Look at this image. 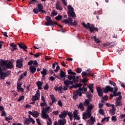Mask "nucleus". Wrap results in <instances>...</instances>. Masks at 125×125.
<instances>
[{
    "mask_svg": "<svg viewBox=\"0 0 125 125\" xmlns=\"http://www.w3.org/2000/svg\"><path fill=\"white\" fill-rule=\"evenodd\" d=\"M68 74L69 75L68 76L67 78L68 80L72 81L73 80V83H78V79H79V76L77 75V74L75 72H72L71 69H69L67 70Z\"/></svg>",
    "mask_w": 125,
    "mask_h": 125,
    "instance_id": "f257e3e1",
    "label": "nucleus"
},
{
    "mask_svg": "<svg viewBox=\"0 0 125 125\" xmlns=\"http://www.w3.org/2000/svg\"><path fill=\"white\" fill-rule=\"evenodd\" d=\"M1 66L4 70L5 69H12L13 65L11 61L7 62V61H3L1 62Z\"/></svg>",
    "mask_w": 125,
    "mask_h": 125,
    "instance_id": "f03ea898",
    "label": "nucleus"
},
{
    "mask_svg": "<svg viewBox=\"0 0 125 125\" xmlns=\"http://www.w3.org/2000/svg\"><path fill=\"white\" fill-rule=\"evenodd\" d=\"M67 14L68 16L72 17L73 19H75V17H76V14H75V12H74V8L71 5H69L67 6Z\"/></svg>",
    "mask_w": 125,
    "mask_h": 125,
    "instance_id": "7ed1b4c3",
    "label": "nucleus"
},
{
    "mask_svg": "<svg viewBox=\"0 0 125 125\" xmlns=\"http://www.w3.org/2000/svg\"><path fill=\"white\" fill-rule=\"evenodd\" d=\"M97 91L99 96H100V97H102V100H105V101H107V100H108L107 96H104V97H103V92H102V89H101V87H97Z\"/></svg>",
    "mask_w": 125,
    "mask_h": 125,
    "instance_id": "20e7f679",
    "label": "nucleus"
},
{
    "mask_svg": "<svg viewBox=\"0 0 125 125\" xmlns=\"http://www.w3.org/2000/svg\"><path fill=\"white\" fill-rule=\"evenodd\" d=\"M82 25L85 29H89L91 33H93L94 31V27H93V24L90 25L89 22L85 24L84 22L82 23Z\"/></svg>",
    "mask_w": 125,
    "mask_h": 125,
    "instance_id": "39448f33",
    "label": "nucleus"
},
{
    "mask_svg": "<svg viewBox=\"0 0 125 125\" xmlns=\"http://www.w3.org/2000/svg\"><path fill=\"white\" fill-rule=\"evenodd\" d=\"M23 119L24 125H28L29 124H30L31 122L33 124H35V122L33 120V118H32L30 115H29L28 119L25 117H23Z\"/></svg>",
    "mask_w": 125,
    "mask_h": 125,
    "instance_id": "423d86ee",
    "label": "nucleus"
},
{
    "mask_svg": "<svg viewBox=\"0 0 125 125\" xmlns=\"http://www.w3.org/2000/svg\"><path fill=\"white\" fill-rule=\"evenodd\" d=\"M23 62H24V60L22 58H20L16 61V67L18 68H22L23 67Z\"/></svg>",
    "mask_w": 125,
    "mask_h": 125,
    "instance_id": "0eeeda50",
    "label": "nucleus"
},
{
    "mask_svg": "<svg viewBox=\"0 0 125 125\" xmlns=\"http://www.w3.org/2000/svg\"><path fill=\"white\" fill-rule=\"evenodd\" d=\"M82 85H83V84L78 83L76 84L74 87L75 88H77V87H79L78 90L79 92H80L81 93H82V91H83H83H86V90H87V89L86 88H84V85L83 86V89L81 87H80V86H82Z\"/></svg>",
    "mask_w": 125,
    "mask_h": 125,
    "instance_id": "6e6552de",
    "label": "nucleus"
},
{
    "mask_svg": "<svg viewBox=\"0 0 125 125\" xmlns=\"http://www.w3.org/2000/svg\"><path fill=\"white\" fill-rule=\"evenodd\" d=\"M45 18H46V20L47 21V22L45 23V24L46 25V26H52L54 23H53V21L51 20V18H50V17L47 16Z\"/></svg>",
    "mask_w": 125,
    "mask_h": 125,
    "instance_id": "1a4fd4ad",
    "label": "nucleus"
},
{
    "mask_svg": "<svg viewBox=\"0 0 125 125\" xmlns=\"http://www.w3.org/2000/svg\"><path fill=\"white\" fill-rule=\"evenodd\" d=\"M78 95L79 96H82V93H81L80 91H79V90H74L73 96V99H74L75 100H77V99H78Z\"/></svg>",
    "mask_w": 125,
    "mask_h": 125,
    "instance_id": "9d476101",
    "label": "nucleus"
},
{
    "mask_svg": "<svg viewBox=\"0 0 125 125\" xmlns=\"http://www.w3.org/2000/svg\"><path fill=\"white\" fill-rule=\"evenodd\" d=\"M103 90L104 93H108L109 91L112 92L114 90V88L107 85L106 86L105 88H103Z\"/></svg>",
    "mask_w": 125,
    "mask_h": 125,
    "instance_id": "9b49d317",
    "label": "nucleus"
},
{
    "mask_svg": "<svg viewBox=\"0 0 125 125\" xmlns=\"http://www.w3.org/2000/svg\"><path fill=\"white\" fill-rule=\"evenodd\" d=\"M40 97H41L40 91L37 90L35 95L32 97V101H37V100H39V99H40Z\"/></svg>",
    "mask_w": 125,
    "mask_h": 125,
    "instance_id": "f8f14e48",
    "label": "nucleus"
},
{
    "mask_svg": "<svg viewBox=\"0 0 125 125\" xmlns=\"http://www.w3.org/2000/svg\"><path fill=\"white\" fill-rule=\"evenodd\" d=\"M90 117H91V112L86 110V112L83 114V120H86V119L90 118Z\"/></svg>",
    "mask_w": 125,
    "mask_h": 125,
    "instance_id": "ddd939ff",
    "label": "nucleus"
},
{
    "mask_svg": "<svg viewBox=\"0 0 125 125\" xmlns=\"http://www.w3.org/2000/svg\"><path fill=\"white\" fill-rule=\"evenodd\" d=\"M122 95H120L119 97L116 99V106H121L122 105Z\"/></svg>",
    "mask_w": 125,
    "mask_h": 125,
    "instance_id": "4468645a",
    "label": "nucleus"
},
{
    "mask_svg": "<svg viewBox=\"0 0 125 125\" xmlns=\"http://www.w3.org/2000/svg\"><path fill=\"white\" fill-rule=\"evenodd\" d=\"M94 66L95 68H97V69H98L99 68H100L101 66H102V63L100 62L99 60L96 59L95 60Z\"/></svg>",
    "mask_w": 125,
    "mask_h": 125,
    "instance_id": "2eb2a0df",
    "label": "nucleus"
},
{
    "mask_svg": "<svg viewBox=\"0 0 125 125\" xmlns=\"http://www.w3.org/2000/svg\"><path fill=\"white\" fill-rule=\"evenodd\" d=\"M67 115H68V111L64 110L59 115V118H60V119H64L66 118Z\"/></svg>",
    "mask_w": 125,
    "mask_h": 125,
    "instance_id": "dca6fc26",
    "label": "nucleus"
},
{
    "mask_svg": "<svg viewBox=\"0 0 125 125\" xmlns=\"http://www.w3.org/2000/svg\"><path fill=\"white\" fill-rule=\"evenodd\" d=\"M8 76V74H7V72H3L2 71L0 70V77L1 79V80H4L5 79L6 77H7Z\"/></svg>",
    "mask_w": 125,
    "mask_h": 125,
    "instance_id": "f3484780",
    "label": "nucleus"
},
{
    "mask_svg": "<svg viewBox=\"0 0 125 125\" xmlns=\"http://www.w3.org/2000/svg\"><path fill=\"white\" fill-rule=\"evenodd\" d=\"M41 117L43 120H48L49 119V115L45 113V112H42Z\"/></svg>",
    "mask_w": 125,
    "mask_h": 125,
    "instance_id": "a211bd4d",
    "label": "nucleus"
},
{
    "mask_svg": "<svg viewBox=\"0 0 125 125\" xmlns=\"http://www.w3.org/2000/svg\"><path fill=\"white\" fill-rule=\"evenodd\" d=\"M38 10H39V12H42V13H45V11L42 10L43 8V6L41 3L38 4Z\"/></svg>",
    "mask_w": 125,
    "mask_h": 125,
    "instance_id": "6ab92c4d",
    "label": "nucleus"
},
{
    "mask_svg": "<svg viewBox=\"0 0 125 125\" xmlns=\"http://www.w3.org/2000/svg\"><path fill=\"white\" fill-rule=\"evenodd\" d=\"M56 8L57 9V10H62L63 8H62V6L60 5V2L59 1H57L56 3Z\"/></svg>",
    "mask_w": 125,
    "mask_h": 125,
    "instance_id": "aec40b11",
    "label": "nucleus"
},
{
    "mask_svg": "<svg viewBox=\"0 0 125 125\" xmlns=\"http://www.w3.org/2000/svg\"><path fill=\"white\" fill-rule=\"evenodd\" d=\"M18 45L20 48L23 49L25 51H27V50H26V49H27V47L26 46V45L24 44V43H18Z\"/></svg>",
    "mask_w": 125,
    "mask_h": 125,
    "instance_id": "412c9836",
    "label": "nucleus"
},
{
    "mask_svg": "<svg viewBox=\"0 0 125 125\" xmlns=\"http://www.w3.org/2000/svg\"><path fill=\"white\" fill-rule=\"evenodd\" d=\"M78 114H79V112L77 110H75L73 111L74 117L79 121L80 120V117L78 116Z\"/></svg>",
    "mask_w": 125,
    "mask_h": 125,
    "instance_id": "4be33fe9",
    "label": "nucleus"
},
{
    "mask_svg": "<svg viewBox=\"0 0 125 125\" xmlns=\"http://www.w3.org/2000/svg\"><path fill=\"white\" fill-rule=\"evenodd\" d=\"M90 72H91V70H87V72L83 71L82 73V77L83 78H84V77H86V76H88V75H89L90 74Z\"/></svg>",
    "mask_w": 125,
    "mask_h": 125,
    "instance_id": "5701e85b",
    "label": "nucleus"
},
{
    "mask_svg": "<svg viewBox=\"0 0 125 125\" xmlns=\"http://www.w3.org/2000/svg\"><path fill=\"white\" fill-rule=\"evenodd\" d=\"M29 69L32 74H35V73L36 72V71H37V68H36V67H34V66H30L29 67Z\"/></svg>",
    "mask_w": 125,
    "mask_h": 125,
    "instance_id": "b1692460",
    "label": "nucleus"
},
{
    "mask_svg": "<svg viewBox=\"0 0 125 125\" xmlns=\"http://www.w3.org/2000/svg\"><path fill=\"white\" fill-rule=\"evenodd\" d=\"M37 86L38 87V89L42 90V82L41 81H38L36 83Z\"/></svg>",
    "mask_w": 125,
    "mask_h": 125,
    "instance_id": "393cba45",
    "label": "nucleus"
},
{
    "mask_svg": "<svg viewBox=\"0 0 125 125\" xmlns=\"http://www.w3.org/2000/svg\"><path fill=\"white\" fill-rule=\"evenodd\" d=\"M49 109H50V107L49 106L46 107L45 109H44V108L43 107L42 110V113L44 112V113L47 114V113H48L49 112Z\"/></svg>",
    "mask_w": 125,
    "mask_h": 125,
    "instance_id": "a878e982",
    "label": "nucleus"
},
{
    "mask_svg": "<svg viewBox=\"0 0 125 125\" xmlns=\"http://www.w3.org/2000/svg\"><path fill=\"white\" fill-rule=\"evenodd\" d=\"M64 83L66 85H67L69 86V85L73 84V81L66 80L64 81Z\"/></svg>",
    "mask_w": 125,
    "mask_h": 125,
    "instance_id": "bb28decb",
    "label": "nucleus"
},
{
    "mask_svg": "<svg viewBox=\"0 0 125 125\" xmlns=\"http://www.w3.org/2000/svg\"><path fill=\"white\" fill-rule=\"evenodd\" d=\"M59 125H65V124H66V120H61L60 119L58 120Z\"/></svg>",
    "mask_w": 125,
    "mask_h": 125,
    "instance_id": "cd10ccee",
    "label": "nucleus"
},
{
    "mask_svg": "<svg viewBox=\"0 0 125 125\" xmlns=\"http://www.w3.org/2000/svg\"><path fill=\"white\" fill-rule=\"evenodd\" d=\"M93 109V105L92 104H90L89 105L87 106V110L88 112L91 113V110Z\"/></svg>",
    "mask_w": 125,
    "mask_h": 125,
    "instance_id": "c85d7f7f",
    "label": "nucleus"
},
{
    "mask_svg": "<svg viewBox=\"0 0 125 125\" xmlns=\"http://www.w3.org/2000/svg\"><path fill=\"white\" fill-rule=\"evenodd\" d=\"M88 124L90 125H93L94 124V118L92 117H91V118L88 120Z\"/></svg>",
    "mask_w": 125,
    "mask_h": 125,
    "instance_id": "c756f323",
    "label": "nucleus"
},
{
    "mask_svg": "<svg viewBox=\"0 0 125 125\" xmlns=\"http://www.w3.org/2000/svg\"><path fill=\"white\" fill-rule=\"evenodd\" d=\"M47 70L46 69L43 68L42 71H41V74L43 78L44 76H46Z\"/></svg>",
    "mask_w": 125,
    "mask_h": 125,
    "instance_id": "7c9ffc66",
    "label": "nucleus"
},
{
    "mask_svg": "<svg viewBox=\"0 0 125 125\" xmlns=\"http://www.w3.org/2000/svg\"><path fill=\"white\" fill-rule=\"evenodd\" d=\"M60 76L61 77V78H65V77H66V73L64 72L63 70H61Z\"/></svg>",
    "mask_w": 125,
    "mask_h": 125,
    "instance_id": "2f4dec72",
    "label": "nucleus"
},
{
    "mask_svg": "<svg viewBox=\"0 0 125 125\" xmlns=\"http://www.w3.org/2000/svg\"><path fill=\"white\" fill-rule=\"evenodd\" d=\"M94 42L97 43V44H99L100 42H101V41L99 40V39L96 37V36H94Z\"/></svg>",
    "mask_w": 125,
    "mask_h": 125,
    "instance_id": "473e14b6",
    "label": "nucleus"
},
{
    "mask_svg": "<svg viewBox=\"0 0 125 125\" xmlns=\"http://www.w3.org/2000/svg\"><path fill=\"white\" fill-rule=\"evenodd\" d=\"M10 46H11L13 48V49H12V51H14V50H15V49H16V47H17V45L14 44V43H11L10 44Z\"/></svg>",
    "mask_w": 125,
    "mask_h": 125,
    "instance_id": "72a5a7b5",
    "label": "nucleus"
},
{
    "mask_svg": "<svg viewBox=\"0 0 125 125\" xmlns=\"http://www.w3.org/2000/svg\"><path fill=\"white\" fill-rule=\"evenodd\" d=\"M50 98L52 100V103H55V102H56L57 101L55 99V97H54V96L53 95H50Z\"/></svg>",
    "mask_w": 125,
    "mask_h": 125,
    "instance_id": "f704fd0d",
    "label": "nucleus"
},
{
    "mask_svg": "<svg viewBox=\"0 0 125 125\" xmlns=\"http://www.w3.org/2000/svg\"><path fill=\"white\" fill-rule=\"evenodd\" d=\"M84 106L89 105V100L87 99H85L84 102L83 103Z\"/></svg>",
    "mask_w": 125,
    "mask_h": 125,
    "instance_id": "c9c22d12",
    "label": "nucleus"
},
{
    "mask_svg": "<svg viewBox=\"0 0 125 125\" xmlns=\"http://www.w3.org/2000/svg\"><path fill=\"white\" fill-rule=\"evenodd\" d=\"M88 88L92 93H93V84H90L88 86Z\"/></svg>",
    "mask_w": 125,
    "mask_h": 125,
    "instance_id": "e433bc0d",
    "label": "nucleus"
},
{
    "mask_svg": "<svg viewBox=\"0 0 125 125\" xmlns=\"http://www.w3.org/2000/svg\"><path fill=\"white\" fill-rule=\"evenodd\" d=\"M54 89L56 91H57V90H58V91H61V90H62V86L59 87L55 86Z\"/></svg>",
    "mask_w": 125,
    "mask_h": 125,
    "instance_id": "4c0bfd02",
    "label": "nucleus"
},
{
    "mask_svg": "<svg viewBox=\"0 0 125 125\" xmlns=\"http://www.w3.org/2000/svg\"><path fill=\"white\" fill-rule=\"evenodd\" d=\"M116 111V108L115 107H113L112 109L110 111L109 113L110 115H115Z\"/></svg>",
    "mask_w": 125,
    "mask_h": 125,
    "instance_id": "58836bf2",
    "label": "nucleus"
},
{
    "mask_svg": "<svg viewBox=\"0 0 125 125\" xmlns=\"http://www.w3.org/2000/svg\"><path fill=\"white\" fill-rule=\"evenodd\" d=\"M79 108H80L81 110L82 111H83L84 110V107L83 106V103H80Z\"/></svg>",
    "mask_w": 125,
    "mask_h": 125,
    "instance_id": "ea45409f",
    "label": "nucleus"
},
{
    "mask_svg": "<svg viewBox=\"0 0 125 125\" xmlns=\"http://www.w3.org/2000/svg\"><path fill=\"white\" fill-rule=\"evenodd\" d=\"M57 14H58V13L55 11V10H53L51 12V16H56Z\"/></svg>",
    "mask_w": 125,
    "mask_h": 125,
    "instance_id": "a19ab883",
    "label": "nucleus"
},
{
    "mask_svg": "<svg viewBox=\"0 0 125 125\" xmlns=\"http://www.w3.org/2000/svg\"><path fill=\"white\" fill-rule=\"evenodd\" d=\"M33 11L36 14H38L39 12H40V11L39 10V9L38 8H35L33 9Z\"/></svg>",
    "mask_w": 125,
    "mask_h": 125,
    "instance_id": "79ce46f5",
    "label": "nucleus"
},
{
    "mask_svg": "<svg viewBox=\"0 0 125 125\" xmlns=\"http://www.w3.org/2000/svg\"><path fill=\"white\" fill-rule=\"evenodd\" d=\"M99 112L101 115H103V116H104V115H105V113H104V110H103V109H100L99 110Z\"/></svg>",
    "mask_w": 125,
    "mask_h": 125,
    "instance_id": "37998d69",
    "label": "nucleus"
},
{
    "mask_svg": "<svg viewBox=\"0 0 125 125\" xmlns=\"http://www.w3.org/2000/svg\"><path fill=\"white\" fill-rule=\"evenodd\" d=\"M47 125H52V121H51V119L50 118L48 119V121H47Z\"/></svg>",
    "mask_w": 125,
    "mask_h": 125,
    "instance_id": "c03bdc74",
    "label": "nucleus"
},
{
    "mask_svg": "<svg viewBox=\"0 0 125 125\" xmlns=\"http://www.w3.org/2000/svg\"><path fill=\"white\" fill-rule=\"evenodd\" d=\"M62 3L65 6H68V3H67V0H62Z\"/></svg>",
    "mask_w": 125,
    "mask_h": 125,
    "instance_id": "a18cd8bd",
    "label": "nucleus"
},
{
    "mask_svg": "<svg viewBox=\"0 0 125 125\" xmlns=\"http://www.w3.org/2000/svg\"><path fill=\"white\" fill-rule=\"evenodd\" d=\"M55 19L59 21L60 20H61V19H62V16L61 15H58V16L55 17Z\"/></svg>",
    "mask_w": 125,
    "mask_h": 125,
    "instance_id": "49530a36",
    "label": "nucleus"
},
{
    "mask_svg": "<svg viewBox=\"0 0 125 125\" xmlns=\"http://www.w3.org/2000/svg\"><path fill=\"white\" fill-rule=\"evenodd\" d=\"M62 22L64 23L65 24H68V23L69 24V21L68 20V19L63 20L62 21Z\"/></svg>",
    "mask_w": 125,
    "mask_h": 125,
    "instance_id": "de8ad7c7",
    "label": "nucleus"
},
{
    "mask_svg": "<svg viewBox=\"0 0 125 125\" xmlns=\"http://www.w3.org/2000/svg\"><path fill=\"white\" fill-rule=\"evenodd\" d=\"M77 22H76V21H74L73 22H69V25H71L72 26H77Z\"/></svg>",
    "mask_w": 125,
    "mask_h": 125,
    "instance_id": "09e8293b",
    "label": "nucleus"
},
{
    "mask_svg": "<svg viewBox=\"0 0 125 125\" xmlns=\"http://www.w3.org/2000/svg\"><path fill=\"white\" fill-rule=\"evenodd\" d=\"M12 119H13V118L12 117V116H11L10 117H5V121H10V120H12Z\"/></svg>",
    "mask_w": 125,
    "mask_h": 125,
    "instance_id": "8fccbe9b",
    "label": "nucleus"
},
{
    "mask_svg": "<svg viewBox=\"0 0 125 125\" xmlns=\"http://www.w3.org/2000/svg\"><path fill=\"white\" fill-rule=\"evenodd\" d=\"M86 96H87V98H88L89 99H90V98H91V97H92V95H91L89 93H87Z\"/></svg>",
    "mask_w": 125,
    "mask_h": 125,
    "instance_id": "3c124183",
    "label": "nucleus"
},
{
    "mask_svg": "<svg viewBox=\"0 0 125 125\" xmlns=\"http://www.w3.org/2000/svg\"><path fill=\"white\" fill-rule=\"evenodd\" d=\"M21 85H22V83H17V89H19V88H21Z\"/></svg>",
    "mask_w": 125,
    "mask_h": 125,
    "instance_id": "603ef678",
    "label": "nucleus"
},
{
    "mask_svg": "<svg viewBox=\"0 0 125 125\" xmlns=\"http://www.w3.org/2000/svg\"><path fill=\"white\" fill-rule=\"evenodd\" d=\"M33 65L35 68L36 67H38V62H37V61H34L33 62Z\"/></svg>",
    "mask_w": 125,
    "mask_h": 125,
    "instance_id": "864d4df0",
    "label": "nucleus"
},
{
    "mask_svg": "<svg viewBox=\"0 0 125 125\" xmlns=\"http://www.w3.org/2000/svg\"><path fill=\"white\" fill-rule=\"evenodd\" d=\"M77 72L78 74L82 73V68L78 67L77 68Z\"/></svg>",
    "mask_w": 125,
    "mask_h": 125,
    "instance_id": "5fc2aeb1",
    "label": "nucleus"
},
{
    "mask_svg": "<svg viewBox=\"0 0 125 125\" xmlns=\"http://www.w3.org/2000/svg\"><path fill=\"white\" fill-rule=\"evenodd\" d=\"M56 65H58V62H54V63H53L52 64V67L53 68V69H55V66H56Z\"/></svg>",
    "mask_w": 125,
    "mask_h": 125,
    "instance_id": "6e6d98bb",
    "label": "nucleus"
},
{
    "mask_svg": "<svg viewBox=\"0 0 125 125\" xmlns=\"http://www.w3.org/2000/svg\"><path fill=\"white\" fill-rule=\"evenodd\" d=\"M109 83L111 84V85H113V86H116V83H115L114 82H112L111 80H109Z\"/></svg>",
    "mask_w": 125,
    "mask_h": 125,
    "instance_id": "4d7b16f0",
    "label": "nucleus"
},
{
    "mask_svg": "<svg viewBox=\"0 0 125 125\" xmlns=\"http://www.w3.org/2000/svg\"><path fill=\"white\" fill-rule=\"evenodd\" d=\"M68 87H69V86H68L67 85L64 84V86L63 88V90H67Z\"/></svg>",
    "mask_w": 125,
    "mask_h": 125,
    "instance_id": "13d9d810",
    "label": "nucleus"
},
{
    "mask_svg": "<svg viewBox=\"0 0 125 125\" xmlns=\"http://www.w3.org/2000/svg\"><path fill=\"white\" fill-rule=\"evenodd\" d=\"M50 81H51L52 82H54V81H55V78L53 76H51L49 78Z\"/></svg>",
    "mask_w": 125,
    "mask_h": 125,
    "instance_id": "bf43d9fd",
    "label": "nucleus"
},
{
    "mask_svg": "<svg viewBox=\"0 0 125 125\" xmlns=\"http://www.w3.org/2000/svg\"><path fill=\"white\" fill-rule=\"evenodd\" d=\"M58 104L59 106H60V107H62V106H63V104H62V102H61V100H59L58 102Z\"/></svg>",
    "mask_w": 125,
    "mask_h": 125,
    "instance_id": "052dcab7",
    "label": "nucleus"
},
{
    "mask_svg": "<svg viewBox=\"0 0 125 125\" xmlns=\"http://www.w3.org/2000/svg\"><path fill=\"white\" fill-rule=\"evenodd\" d=\"M33 117H34L35 118H38V116H39V113H33L32 114Z\"/></svg>",
    "mask_w": 125,
    "mask_h": 125,
    "instance_id": "680f3d73",
    "label": "nucleus"
},
{
    "mask_svg": "<svg viewBox=\"0 0 125 125\" xmlns=\"http://www.w3.org/2000/svg\"><path fill=\"white\" fill-rule=\"evenodd\" d=\"M67 115L70 117V118H73V113L72 112H69L67 111Z\"/></svg>",
    "mask_w": 125,
    "mask_h": 125,
    "instance_id": "e2e57ef3",
    "label": "nucleus"
},
{
    "mask_svg": "<svg viewBox=\"0 0 125 125\" xmlns=\"http://www.w3.org/2000/svg\"><path fill=\"white\" fill-rule=\"evenodd\" d=\"M42 54V53H38L36 54H34L33 55V56H34V57H39V56H41V55Z\"/></svg>",
    "mask_w": 125,
    "mask_h": 125,
    "instance_id": "0e129e2a",
    "label": "nucleus"
},
{
    "mask_svg": "<svg viewBox=\"0 0 125 125\" xmlns=\"http://www.w3.org/2000/svg\"><path fill=\"white\" fill-rule=\"evenodd\" d=\"M6 113H5V111H4V110L2 111V114H1V116L2 117H6Z\"/></svg>",
    "mask_w": 125,
    "mask_h": 125,
    "instance_id": "69168bd1",
    "label": "nucleus"
},
{
    "mask_svg": "<svg viewBox=\"0 0 125 125\" xmlns=\"http://www.w3.org/2000/svg\"><path fill=\"white\" fill-rule=\"evenodd\" d=\"M111 120L112 121H113V122H116L117 121V118H116V116H112Z\"/></svg>",
    "mask_w": 125,
    "mask_h": 125,
    "instance_id": "338daca9",
    "label": "nucleus"
},
{
    "mask_svg": "<svg viewBox=\"0 0 125 125\" xmlns=\"http://www.w3.org/2000/svg\"><path fill=\"white\" fill-rule=\"evenodd\" d=\"M24 99V96H21L18 100V101L19 102L21 101V100H23Z\"/></svg>",
    "mask_w": 125,
    "mask_h": 125,
    "instance_id": "774afa93",
    "label": "nucleus"
}]
</instances>
